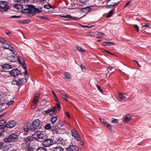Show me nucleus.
Returning <instances> with one entry per match:
<instances>
[{
	"label": "nucleus",
	"instance_id": "52",
	"mask_svg": "<svg viewBox=\"0 0 151 151\" xmlns=\"http://www.w3.org/2000/svg\"><path fill=\"white\" fill-rule=\"evenodd\" d=\"M96 87L97 88L99 89V91L101 92V93H102L103 92V91L102 90V89H101L100 87L98 85H96Z\"/></svg>",
	"mask_w": 151,
	"mask_h": 151
},
{
	"label": "nucleus",
	"instance_id": "37",
	"mask_svg": "<svg viewBox=\"0 0 151 151\" xmlns=\"http://www.w3.org/2000/svg\"><path fill=\"white\" fill-rule=\"evenodd\" d=\"M17 59L19 63L21 64L23 62H24L23 59L19 56L18 57Z\"/></svg>",
	"mask_w": 151,
	"mask_h": 151
},
{
	"label": "nucleus",
	"instance_id": "15",
	"mask_svg": "<svg viewBox=\"0 0 151 151\" xmlns=\"http://www.w3.org/2000/svg\"><path fill=\"white\" fill-rule=\"evenodd\" d=\"M1 45L2 47L6 49H8L9 46L11 45V44L10 42L7 41L6 40L4 42H1Z\"/></svg>",
	"mask_w": 151,
	"mask_h": 151
},
{
	"label": "nucleus",
	"instance_id": "26",
	"mask_svg": "<svg viewBox=\"0 0 151 151\" xmlns=\"http://www.w3.org/2000/svg\"><path fill=\"white\" fill-rule=\"evenodd\" d=\"M32 138L30 137H27L24 138V141L29 145L30 141L31 140Z\"/></svg>",
	"mask_w": 151,
	"mask_h": 151
},
{
	"label": "nucleus",
	"instance_id": "49",
	"mask_svg": "<svg viewBox=\"0 0 151 151\" xmlns=\"http://www.w3.org/2000/svg\"><path fill=\"white\" fill-rule=\"evenodd\" d=\"M56 107V110L57 108H58L59 109V110H60V109H61V107L60 105L58 103H57L56 104V106H55Z\"/></svg>",
	"mask_w": 151,
	"mask_h": 151
},
{
	"label": "nucleus",
	"instance_id": "33",
	"mask_svg": "<svg viewBox=\"0 0 151 151\" xmlns=\"http://www.w3.org/2000/svg\"><path fill=\"white\" fill-rule=\"evenodd\" d=\"M6 120L4 119L0 121V127L4 125L6 123Z\"/></svg>",
	"mask_w": 151,
	"mask_h": 151
},
{
	"label": "nucleus",
	"instance_id": "19",
	"mask_svg": "<svg viewBox=\"0 0 151 151\" xmlns=\"http://www.w3.org/2000/svg\"><path fill=\"white\" fill-rule=\"evenodd\" d=\"M91 9L90 6H87L85 8H82L81 11L82 12L87 13L91 11Z\"/></svg>",
	"mask_w": 151,
	"mask_h": 151
},
{
	"label": "nucleus",
	"instance_id": "7",
	"mask_svg": "<svg viewBox=\"0 0 151 151\" xmlns=\"http://www.w3.org/2000/svg\"><path fill=\"white\" fill-rule=\"evenodd\" d=\"M72 135L77 141H81V138L77 132L74 130L71 131Z\"/></svg>",
	"mask_w": 151,
	"mask_h": 151
},
{
	"label": "nucleus",
	"instance_id": "24",
	"mask_svg": "<svg viewBox=\"0 0 151 151\" xmlns=\"http://www.w3.org/2000/svg\"><path fill=\"white\" fill-rule=\"evenodd\" d=\"M36 151H47V149L44 147H40L37 149Z\"/></svg>",
	"mask_w": 151,
	"mask_h": 151
},
{
	"label": "nucleus",
	"instance_id": "38",
	"mask_svg": "<svg viewBox=\"0 0 151 151\" xmlns=\"http://www.w3.org/2000/svg\"><path fill=\"white\" fill-rule=\"evenodd\" d=\"M118 122V120L117 119L115 118H112L111 119V122L113 123L116 124Z\"/></svg>",
	"mask_w": 151,
	"mask_h": 151
},
{
	"label": "nucleus",
	"instance_id": "44",
	"mask_svg": "<svg viewBox=\"0 0 151 151\" xmlns=\"http://www.w3.org/2000/svg\"><path fill=\"white\" fill-rule=\"evenodd\" d=\"M113 67L111 66L107 68V70L108 73L112 71V69H113Z\"/></svg>",
	"mask_w": 151,
	"mask_h": 151
},
{
	"label": "nucleus",
	"instance_id": "39",
	"mask_svg": "<svg viewBox=\"0 0 151 151\" xmlns=\"http://www.w3.org/2000/svg\"><path fill=\"white\" fill-rule=\"evenodd\" d=\"M12 83L13 85H17V80L15 78L14 79L12 82Z\"/></svg>",
	"mask_w": 151,
	"mask_h": 151
},
{
	"label": "nucleus",
	"instance_id": "51",
	"mask_svg": "<svg viewBox=\"0 0 151 151\" xmlns=\"http://www.w3.org/2000/svg\"><path fill=\"white\" fill-rule=\"evenodd\" d=\"M11 17L15 18H19L21 17L20 16H16V15H13L11 16Z\"/></svg>",
	"mask_w": 151,
	"mask_h": 151
},
{
	"label": "nucleus",
	"instance_id": "61",
	"mask_svg": "<svg viewBox=\"0 0 151 151\" xmlns=\"http://www.w3.org/2000/svg\"><path fill=\"white\" fill-rule=\"evenodd\" d=\"M114 5H110L107 6L106 7L107 8H110V6H114Z\"/></svg>",
	"mask_w": 151,
	"mask_h": 151
},
{
	"label": "nucleus",
	"instance_id": "47",
	"mask_svg": "<svg viewBox=\"0 0 151 151\" xmlns=\"http://www.w3.org/2000/svg\"><path fill=\"white\" fill-rule=\"evenodd\" d=\"M62 139L59 138L58 139H57V141H56V142L60 144H62L63 143V142L62 141Z\"/></svg>",
	"mask_w": 151,
	"mask_h": 151
},
{
	"label": "nucleus",
	"instance_id": "27",
	"mask_svg": "<svg viewBox=\"0 0 151 151\" xmlns=\"http://www.w3.org/2000/svg\"><path fill=\"white\" fill-rule=\"evenodd\" d=\"M127 95L125 94H123L121 93H119V98L121 100L125 99Z\"/></svg>",
	"mask_w": 151,
	"mask_h": 151
},
{
	"label": "nucleus",
	"instance_id": "55",
	"mask_svg": "<svg viewBox=\"0 0 151 151\" xmlns=\"http://www.w3.org/2000/svg\"><path fill=\"white\" fill-rule=\"evenodd\" d=\"M39 17L40 18V19H48V18H47L46 17L44 16H40Z\"/></svg>",
	"mask_w": 151,
	"mask_h": 151
},
{
	"label": "nucleus",
	"instance_id": "17",
	"mask_svg": "<svg viewBox=\"0 0 151 151\" xmlns=\"http://www.w3.org/2000/svg\"><path fill=\"white\" fill-rule=\"evenodd\" d=\"M131 118V115L129 114H128L126 116L123 121L124 123H127L130 120Z\"/></svg>",
	"mask_w": 151,
	"mask_h": 151
},
{
	"label": "nucleus",
	"instance_id": "60",
	"mask_svg": "<svg viewBox=\"0 0 151 151\" xmlns=\"http://www.w3.org/2000/svg\"><path fill=\"white\" fill-rule=\"evenodd\" d=\"M65 114L68 117V118H70V115H69V114L68 112H66L65 113Z\"/></svg>",
	"mask_w": 151,
	"mask_h": 151
},
{
	"label": "nucleus",
	"instance_id": "14",
	"mask_svg": "<svg viewBox=\"0 0 151 151\" xmlns=\"http://www.w3.org/2000/svg\"><path fill=\"white\" fill-rule=\"evenodd\" d=\"M1 67L3 71H6L12 68L13 66L12 65H10L8 64H6L2 65Z\"/></svg>",
	"mask_w": 151,
	"mask_h": 151
},
{
	"label": "nucleus",
	"instance_id": "34",
	"mask_svg": "<svg viewBox=\"0 0 151 151\" xmlns=\"http://www.w3.org/2000/svg\"><path fill=\"white\" fill-rule=\"evenodd\" d=\"M51 128L50 124L49 123L46 124L45 126V129L47 130H49Z\"/></svg>",
	"mask_w": 151,
	"mask_h": 151
},
{
	"label": "nucleus",
	"instance_id": "64",
	"mask_svg": "<svg viewBox=\"0 0 151 151\" xmlns=\"http://www.w3.org/2000/svg\"><path fill=\"white\" fill-rule=\"evenodd\" d=\"M0 41H2V42H5L6 40H5L4 39H3V38H1L0 40Z\"/></svg>",
	"mask_w": 151,
	"mask_h": 151
},
{
	"label": "nucleus",
	"instance_id": "18",
	"mask_svg": "<svg viewBox=\"0 0 151 151\" xmlns=\"http://www.w3.org/2000/svg\"><path fill=\"white\" fill-rule=\"evenodd\" d=\"M39 97V95L38 94H35L34 96V98L33 100V103L36 105L37 102L38 101Z\"/></svg>",
	"mask_w": 151,
	"mask_h": 151
},
{
	"label": "nucleus",
	"instance_id": "2",
	"mask_svg": "<svg viewBox=\"0 0 151 151\" xmlns=\"http://www.w3.org/2000/svg\"><path fill=\"white\" fill-rule=\"evenodd\" d=\"M17 139V136L16 134L13 133L10 134L8 137L4 139V141L6 142H13L16 141Z\"/></svg>",
	"mask_w": 151,
	"mask_h": 151
},
{
	"label": "nucleus",
	"instance_id": "41",
	"mask_svg": "<svg viewBox=\"0 0 151 151\" xmlns=\"http://www.w3.org/2000/svg\"><path fill=\"white\" fill-rule=\"evenodd\" d=\"M64 75L67 78L69 79L70 78V76L69 73L65 72L64 73Z\"/></svg>",
	"mask_w": 151,
	"mask_h": 151
},
{
	"label": "nucleus",
	"instance_id": "9",
	"mask_svg": "<svg viewBox=\"0 0 151 151\" xmlns=\"http://www.w3.org/2000/svg\"><path fill=\"white\" fill-rule=\"evenodd\" d=\"M56 107H52L50 108L49 109L46 110L45 112L46 114L49 113L50 116H53L56 113Z\"/></svg>",
	"mask_w": 151,
	"mask_h": 151
},
{
	"label": "nucleus",
	"instance_id": "40",
	"mask_svg": "<svg viewBox=\"0 0 151 151\" xmlns=\"http://www.w3.org/2000/svg\"><path fill=\"white\" fill-rule=\"evenodd\" d=\"M8 49H9L11 51H12L13 52V53L14 54H15V53L16 52V51H15V50H14V48H13V47H9V48Z\"/></svg>",
	"mask_w": 151,
	"mask_h": 151
},
{
	"label": "nucleus",
	"instance_id": "22",
	"mask_svg": "<svg viewBox=\"0 0 151 151\" xmlns=\"http://www.w3.org/2000/svg\"><path fill=\"white\" fill-rule=\"evenodd\" d=\"M17 85L19 86L22 84L24 81L23 78H19L17 80Z\"/></svg>",
	"mask_w": 151,
	"mask_h": 151
},
{
	"label": "nucleus",
	"instance_id": "50",
	"mask_svg": "<svg viewBox=\"0 0 151 151\" xmlns=\"http://www.w3.org/2000/svg\"><path fill=\"white\" fill-rule=\"evenodd\" d=\"M81 67L82 68V71L84 72H85L86 70V69L85 66L82 65H81Z\"/></svg>",
	"mask_w": 151,
	"mask_h": 151
},
{
	"label": "nucleus",
	"instance_id": "62",
	"mask_svg": "<svg viewBox=\"0 0 151 151\" xmlns=\"http://www.w3.org/2000/svg\"><path fill=\"white\" fill-rule=\"evenodd\" d=\"M24 76H25V79L26 80H27V79L29 77V76L28 74L26 75H24Z\"/></svg>",
	"mask_w": 151,
	"mask_h": 151
},
{
	"label": "nucleus",
	"instance_id": "42",
	"mask_svg": "<svg viewBox=\"0 0 151 151\" xmlns=\"http://www.w3.org/2000/svg\"><path fill=\"white\" fill-rule=\"evenodd\" d=\"M44 7L45 9H49L51 7V6L50 4H45L44 5Z\"/></svg>",
	"mask_w": 151,
	"mask_h": 151
},
{
	"label": "nucleus",
	"instance_id": "56",
	"mask_svg": "<svg viewBox=\"0 0 151 151\" xmlns=\"http://www.w3.org/2000/svg\"><path fill=\"white\" fill-rule=\"evenodd\" d=\"M131 2V1H129L128 2L125 4V5L124 6V8L126 7L128 5H129L130 4Z\"/></svg>",
	"mask_w": 151,
	"mask_h": 151
},
{
	"label": "nucleus",
	"instance_id": "36",
	"mask_svg": "<svg viewBox=\"0 0 151 151\" xmlns=\"http://www.w3.org/2000/svg\"><path fill=\"white\" fill-rule=\"evenodd\" d=\"M47 103V100L44 99H43L42 100L40 104L41 105L43 106L45 104Z\"/></svg>",
	"mask_w": 151,
	"mask_h": 151
},
{
	"label": "nucleus",
	"instance_id": "6",
	"mask_svg": "<svg viewBox=\"0 0 151 151\" xmlns=\"http://www.w3.org/2000/svg\"><path fill=\"white\" fill-rule=\"evenodd\" d=\"M53 144V142L52 139L49 138L45 139L42 142L43 145L45 147H49Z\"/></svg>",
	"mask_w": 151,
	"mask_h": 151
},
{
	"label": "nucleus",
	"instance_id": "30",
	"mask_svg": "<svg viewBox=\"0 0 151 151\" xmlns=\"http://www.w3.org/2000/svg\"><path fill=\"white\" fill-rule=\"evenodd\" d=\"M57 120V116H53L51 118V121L52 124H54Z\"/></svg>",
	"mask_w": 151,
	"mask_h": 151
},
{
	"label": "nucleus",
	"instance_id": "1",
	"mask_svg": "<svg viewBox=\"0 0 151 151\" xmlns=\"http://www.w3.org/2000/svg\"><path fill=\"white\" fill-rule=\"evenodd\" d=\"M42 11V10L41 8H36L32 5L27 6V7L26 8H24L22 10L23 13L30 17L41 12Z\"/></svg>",
	"mask_w": 151,
	"mask_h": 151
},
{
	"label": "nucleus",
	"instance_id": "43",
	"mask_svg": "<svg viewBox=\"0 0 151 151\" xmlns=\"http://www.w3.org/2000/svg\"><path fill=\"white\" fill-rule=\"evenodd\" d=\"M24 131H25L26 132H29V129H30V128H29L27 126H26L24 127Z\"/></svg>",
	"mask_w": 151,
	"mask_h": 151
},
{
	"label": "nucleus",
	"instance_id": "48",
	"mask_svg": "<svg viewBox=\"0 0 151 151\" xmlns=\"http://www.w3.org/2000/svg\"><path fill=\"white\" fill-rule=\"evenodd\" d=\"M30 22V21L29 20H25L23 21V23L24 24H27L29 23Z\"/></svg>",
	"mask_w": 151,
	"mask_h": 151
},
{
	"label": "nucleus",
	"instance_id": "32",
	"mask_svg": "<svg viewBox=\"0 0 151 151\" xmlns=\"http://www.w3.org/2000/svg\"><path fill=\"white\" fill-rule=\"evenodd\" d=\"M114 12V10L113 9H111V10L108 13L107 15L106 16V17L108 18L110 17Z\"/></svg>",
	"mask_w": 151,
	"mask_h": 151
},
{
	"label": "nucleus",
	"instance_id": "3",
	"mask_svg": "<svg viewBox=\"0 0 151 151\" xmlns=\"http://www.w3.org/2000/svg\"><path fill=\"white\" fill-rule=\"evenodd\" d=\"M8 4L6 1H0V9L2 12L7 11L9 7L7 6Z\"/></svg>",
	"mask_w": 151,
	"mask_h": 151
},
{
	"label": "nucleus",
	"instance_id": "59",
	"mask_svg": "<svg viewBox=\"0 0 151 151\" xmlns=\"http://www.w3.org/2000/svg\"><path fill=\"white\" fill-rule=\"evenodd\" d=\"M64 123L61 122L59 123L58 125H59L61 127H63L64 125Z\"/></svg>",
	"mask_w": 151,
	"mask_h": 151
},
{
	"label": "nucleus",
	"instance_id": "31",
	"mask_svg": "<svg viewBox=\"0 0 151 151\" xmlns=\"http://www.w3.org/2000/svg\"><path fill=\"white\" fill-rule=\"evenodd\" d=\"M9 60L10 61L12 62H14L15 60V57L13 55H11L9 57Z\"/></svg>",
	"mask_w": 151,
	"mask_h": 151
},
{
	"label": "nucleus",
	"instance_id": "57",
	"mask_svg": "<svg viewBox=\"0 0 151 151\" xmlns=\"http://www.w3.org/2000/svg\"><path fill=\"white\" fill-rule=\"evenodd\" d=\"M4 146V143L2 142H0V149L2 148Z\"/></svg>",
	"mask_w": 151,
	"mask_h": 151
},
{
	"label": "nucleus",
	"instance_id": "12",
	"mask_svg": "<svg viewBox=\"0 0 151 151\" xmlns=\"http://www.w3.org/2000/svg\"><path fill=\"white\" fill-rule=\"evenodd\" d=\"M78 147L75 145H70L66 148V151H78Z\"/></svg>",
	"mask_w": 151,
	"mask_h": 151
},
{
	"label": "nucleus",
	"instance_id": "35",
	"mask_svg": "<svg viewBox=\"0 0 151 151\" xmlns=\"http://www.w3.org/2000/svg\"><path fill=\"white\" fill-rule=\"evenodd\" d=\"M76 48L77 50L80 52H86V51L85 50L82 49L81 47L78 46H77Z\"/></svg>",
	"mask_w": 151,
	"mask_h": 151
},
{
	"label": "nucleus",
	"instance_id": "54",
	"mask_svg": "<svg viewBox=\"0 0 151 151\" xmlns=\"http://www.w3.org/2000/svg\"><path fill=\"white\" fill-rule=\"evenodd\" d=\"M134 27L135 28V29L137 30V32H138L139 30V28L138 25H134Z\"/></svg>",
	"mask_w": 151,
	"mask_h": 151
},
{
	"label": "nucleus",
	"instance_id": "11",
	"mask_svg": "<svg viewBox=\"0 0 151 151\" xmlns=\"http://www.w3.org/2000/svg\"><path fill=\"white\" fill-rule=\"evenodd\" d=\"M20 73L19 71L17 68L13 69L9 72V74L12 76H17Z\"/></svg>",
	"mask_w": 151,
	"mask_h": 151
},
{
	"label": "nucleus",
	"instance_id": "21",
	"mask_svg": "<svg viewBox=\"0 0 151 151\" xmlns=\"http://www.w3.org/2000/svg\"><path fill=\"white\" fill-rule=\"evenodd\" d=\"M8 130V129L5 126L0 127V137L2 135L3 132L6 131Z\"/></svg>",
	"mask_w": 151,
	"mask_h": 151
},
{
	"label": "nucleus",
	"instance_id": "45",
	"mask_svg": "<svg viewBox=\"0 0 151 151\" xmlns=\"http://www.w3.org/2000/svg\"><path fill=\"white\" fill-rule=\"evenodd\" d=\"M14 102V101L11 100L10 101L7 103H6V104L8 106H10V105H12Z\"/></svg>",
	"mask_w": 151,
	"mask_h": 151
},
{
	"label": "nucleus",
	"instance_id": "4",
	"mask_svg": "<svg viewBox=\"0 0 151 151\" xmlns=\"http://www.w3.org/2000/svg\"><path fill=\"white\" fill-rule=\"evenodd\" d=\"M46 135L42 134L41 131H39L34 134L32 135V137L37 140V139H44L46 137Z\"/></svg>",
	"mask_w": 151,
	"mask_h": 151
},
{
	"label": "nucleus",
	"instance_id": "63",
	"mask_svg": "<svg viewBox=\"0 0 151 151\" xmlns=\"http://www.w3.org/2000/svg\"><path fill=\"white\" fill-rule=\"evenodd\" d=\"M15 3H19L21 0H13Z\"/></svg>",
	"mask_w": 151,
	"mask_h": 151
},
{
	"label": "nucleus",
	"instance_id": "10",
	"mask_svg": "<svg viewBox=\"0 0 151 151\" xmlns=\"http://www.w3.org/2000/svg\"><path fill=\"white\" fill-rule=\"evenodd\" d=\"M99 119L101 122L104 124L109 129L111 130L112 128V126L109 123L107 122L104 119H102L101 118H99Z\"/></svg>",
	"mask_w": 151,
	"mask_h": 151
},
{
	"label": "nucleus",
	"instance_id": "8",
	"mask_svg": "<svg viewBox=\"0 0 151 151\" xmlns=\"http://www.w3.org/2000/svg\"><path fill=\"white\" fill-rule=\"evenodd\" d=\"M60 16L61 17H63L64 18V20L65 21H68L70 19H78V18L75 17H73L71 16L70 15H64L63 14H62L60 15Z\"/></svg>",
	"mask_w": 151,
	"mask_h": 151
},
{
	"label": "nucleus",
	"instance_id": "16",
	"mask_svg": "<svg viewBox=\"0 0 151 151\" xmlns=\"http://www.w3.org/2000/svg\"><path fill=\"white\" fill-rule=\"evenodd\" d=\"M24 147H26L29 151H32V148L31 147L29 146V145L26 142L24 141V142L21 144Z\"/></svg>",
	"mask_w": 151,
	"mask_h": 151
},
{
	"label": "nucleus",
	"instance_id": "53",
	"mask_svg": "<svg viewBox=\"0 0 151 151\" xmlns=\"http://www.w3.org/2000/svg\"><path fill=\"white\" fill-rule=\"evenodd\" d=\"M88 0H79L81 3L82 4H85L86 3Z\"/></svg>",
	"mask_w": 151,
	"mask_h": 151
},
{
	"label": "nucleus",
	"instance_id": "29",
	"mask_svg": "<svg viewBox=\"0 0 151 151\" xmlns=\"http://www.w3.org/2000/svg\"><path fill=\"white\" fill-rule=\"evenodd\" d=\"M104 35V33H102L98 32L97 34V38H102Z\"/></svg>",
	"mask_w": 151,
	"mask_h": 151
},
{
	"label": "nucleus",
	"instance_id": "20",
	"mask_svg": "<svg viewBox=\"0 0 151 151\" xmlns=\"http://www.w3.org/2000/svg\"><path fill=\"white\" fill-rule=\"evenodd\" d=\"M14 6L15 8H17V9L20 10L22 9V10L26 8L24 7V8L22 5L20 4H15Z\"/></svg>",
	"mask_w": 151,
	"mask_h": 151
},
{
	"label": "nucleus",
	"instance_id": "5",
	"mask_svg": "<svg viewBox=\"0 0 151 151\" xmlns=\"http://www.w3.org/2000/svg\"><path fill=\"white\" fill-rule=\"evenodd\" d=\"M41 122L38 119L35 120L32 123V124L30 125V128L31 130H35L40 125Z\"/></svg>",
	"mask_w": 151,
	"mask_h": 151
},
{
	"label": "nucleus",
	"instance_id": "28",
	"mask_svg": "<svg viewBox=\"0 0 151 151\" xmlns=\"http://www.w3.org/2000/svg\"><path fill=\"white\" fill-rule=\"evenodd\" d=\"M60 95L64 99H65L67 101V98L68 97L67 95L64 93H60Z\"/></svg>",
	"mask_w": 151,
	"mask_h": 151
},
{
	"label": "nucleus",
	"instance_id": "13",
	"mask_svg": "<svg viewBox=\"0 0 151 151\" xmlns=\"http://www.w3.org/2000/svg\"><path fill=\"white\" fill-rule=\"evenodd\" d=\"M16 125V123L15 121H9L6 124L5 127L8 129V128H12Z\"/></svg>",
	"mask_w": 151,
	"mask_h": 151
},
{
	"label": "nucleus",
	"instance_id": "46",
	"mask_svg": "<svg viewBox=\"0 0 151 151\" xmlns=\"http://www.w3.org/2000/svg\"><path fill=\"white\" fill-rule=\"evenodd\" d=\"M21 64L24 69H27V65L25 62H23Z\"/></svg>",
	"mask_w": 151,
	"mask_h": 151
},
{
	"label": "nucleus",
	"instance_id": "23",
	"mask_svg": "<svg viewBox=\"0 0 151 151\" xmlns=\"http://www.w3.org/2000/svg\"><path fill=\"white\" fill-rule=\"evenodd\" d=\"M103 45L106 46V45H109L111 46L112 45H115V43L114 42H104L103 43Z\"/></svg>",
	"mask_w": 151,
	"mask_h": 151
},
{
	"label": "nucleus",
	"instance_id": "58",
	"mask_svg": "<svg viewBox=\"0 0 151 151\" xmlns=\"http://www.w3.org/2000/svg\"><path fill=\"white\" fill-rule=\"evenodd\" d=\"M150 24L148 23H146L143 26V27H149Z\"/></svg>",
	"mask_w": 151,
	"mask_h": 151
},
{
	"label": "nucleus",
	"instance_id": "25",
	"mask_svg": "<svg viewBox=\"0 0 151 151\" xmlns=\"http://www.w3.org/2000/svg\"><path fill=\"white\" fill-rule=\"evenodd\" d=\"M63 148L60 147H55L53 151H63Z\"/></svg>",
	"mask_w": 151,
	"mask_h": 151
}]
</instances>
